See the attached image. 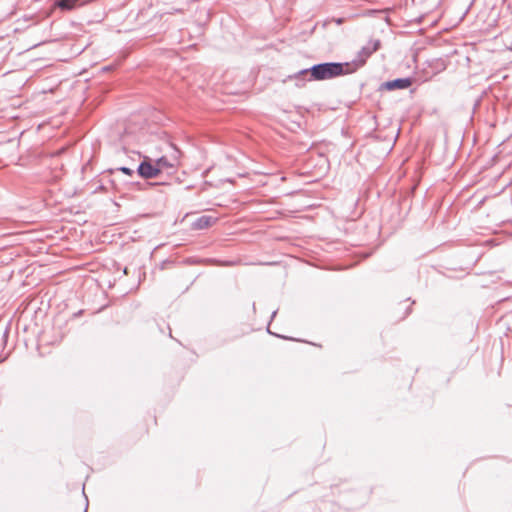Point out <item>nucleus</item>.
<instances>
[{"mask_svg":"<svg viewBox=\"0 0 512 512\" xmlns=\"http://www.w3.org/2000/svg\"><path fill=\"white\" fill-rule=\"evenodd\" d=\"M311 67V75L315 81L334 79L355 72L350 62H322Z\"/></svg>","mask_w":512,"mask_h":512,"instance_id":"1","label":"nucleus"},{"mask_svg":"<svg viewBox=\"0 0 512 512\" xmlns=\"http://www.w3.org/2000/svg\"><path fill=\"white\" fill-rule=\"evenodd\" d=\"M380 47L381 41L379 39L370 40L365 46H363L358 52L357 58L350 62L352 67L355 68V71L362 67L366 63L367 59Z\"/></svg>","mask_w":512,"mask_h":512,"instance_id":"2","label":"nucleus"},{"mask_svg":"<svg viewBox=\"0 0 512 512\" xmlns=\"http://www.w3.org/2000/svg\"><path fill=\"white\" fill-rule=\"evenodd\" d=\"M137 173L143 179L156 178L161 174L156 162L153 163L152 160L147 156H145L138 165Z\"/></svg>","mask_w":512,"mask_h":512,"instance_id":"3","label":"nucleus"},{"mask_svg":"<svg viewBox=\"0 0 512 512\" xmlns=\"http://www.w3.org/2000/svg\"><path fill=\"white\" fill-rule=\"evenodd\" d=\"M414 82L412 77L396 78L380 84L378 91H394L408 89Z\"/></svg>","mask_w":512,"mask_h":512,"instance_id":"4","label":"nucleus"},{"mask_svg":"<svg viewBox=\"0 0 512 512\" xmlns=\"http://www.w3.org/2000/svg\"><path fill=\"white\" fill-rule=\"evenodd\" d=\"M174 153H173V161L168 160L165 156H162L156 160V164L162 173L163 171H167L168 174H173L176 172L177 167V159L180 155V151L177 147L172 146Z\"/></svg>","mask_w":512,"mask_h":512,"instance_id":"5","label":"nucleus"},{"mask_svg":"<svg viewBox=\"0 0 512 512\" xmlns=\"http://www.w3.org/2000/svg\"><path fill=\"white\" fill-rule=\"evenodd\" d=\"M311 70L312 67L301 69L291 75H288L284 82L287 80H295L296 87H304L307 82L315 81V79L312 78Z\"/></svg>","mask_w":512,"mask_h":512,"instance_id":"6","label":"nucleus"},{"mask_svg":"<svg viewBox=\"0 0 512 512\" xmlns=\"http://www.w3.org/2000/svg\"><path fill=\"white\" fill-rule=\"evenodd\" d=\"M217 221L216 218L208 215L198 217L193 223L192 228L195 230H203L212 226Z\"/></svg>","mask_w":512,"mask_h":512,"instance_id":"7","label":"nucleus"},{"mask_svg":"<svg viewBox=\"0 0 512 512\" xmlns=\"http://www.w3.org/2000/svg\"><path fill=\"white\" fill-rule=\"evenodd\" d=\"M79 0H55L53 6L61 11H70L76 7Z\"/></svg>","mask_w":512,"mask_h":512,"instance_id":"8","label":"nucleus"},{"mask_svg":"<svg viewBox=\"0 0 512 512\" xmlns=\"http://www.w3.org/2000/svg\"><path fill=\"white\" fill-rule=\"evenodd\" d=\"M206 261H208L209 263H212V264L219 265V266H232L235 264L234 261H222V260H218V259H206Z\"/></svg>","mask_w":512,"mask_h":512,"instance_id":"9","label":"nucleus"},{"mask_svg":"<svg viewBox=\"0 0 512 512\" xmlns=\"http://www.w3.org/2000/svg\"><path fill=\"white\" fill-rule=\"evenodd\" d=\"M203 262H207L206 259H199V258H196V257H187L184 260V263L188 264V265H197V264H201Z\"/></svg>","mask_w":512,"mask_h":512,"instance_id":"10","label":"nucleus"},{"mask_svg":"<svg viewBox=\"0 0 512 512\" xmlns=\"http://www.w3.org/2000/svg\"><path fill=\"white\" fill-rule=\"evenodd\" d=\"M389 9H369L365 12L367 16H377L378 14L385 13Z\"/></svg>","mask_w":512,"mask_h":512,"instance_id":"11","label":"nucleus"},{"mask_svg":"<svg viewBox=\"0 0 512 512\" xmlns=\"http://www.w3.org/2000/svg\"><path fill=\"white\" fill-rule=\"evenodd\" d=\"M117 170L121 171L122 173H124L125 175H128V176H132L134 174V170L129 167H126V166H121V167L117 168Z\"/></svg>","mask_w":512,"mask_h":512,"instance_id":"12","label":"nucleus"},{"mask_svg":"<svg viewBox=\"0 0 512 512\" xmlns=\"http://www.w3.org/2000/svg\"><path fill=\"white\" fill-rule=\"evenodd\" d=\"M334 21H335V23H336L337 25H341V24H343V23H344L345 18H342V17H341V18H335V19H334Z\"/></svg>","mask_w":512,"mask_h":512,"instance_id":"13","label":"nucleus"},{"mask_svg":"<svg viewBox=\"0 0 512 512\" xmlns=\"http://www.w3.org/2000/svg\"><path fill=\"white\" fill-rule=\"evenodd\" d=\"M277 315V310L273 311L270 317V321H272Z\"/></svg>","mask_w":512,"mask_h":512,"instance_id":"14","label":"nucleus"},{"mask_svg":"<svg viewBox=\"0 0 512 512\" xmlns=\"http://www.w3.org/2000/svg\"><path fill=\"white\" fill-rule=\"evenodd\" d=\"M410 313H411V307H408L406 312H405L404 317L408 316Z\"/></svg>","mask_w":512,"mask_h":512,"instance_id":"15","label":"nucleus"},{"mask_svg":"<svg viewBox=\"0 0 512 512\" xmlns=\"http://www.w3.org/2000/svg\"><path fill=\"white\" fill-rule=\"evenodd\" d=\"M85 499H86V506H85L84 512H87V509H88V499H87L86 496H85Z\"/></svg>","mask_w":512,"mask_h":512,"instance_id":"16","label":"nucleus"},{"mask_svg":"<svg viewBox=\"0 0 512 512\" xmlns=\"http://www.w3.org/2000/svg\"><path fill=\"white\" fill-rule=\"evenodd\" d=\"M280 338L289 339L288 337H284L283 335H277Z\"/></svg>","mask_w":512,"mask_h":512,"instance_id":"17","label":"nucleus"},{"mask_svg":"<svg viewBox=\"0 0 512 512\" xmlns=\"http://www.w3.org/2000/svg\"><path fill=\"white\" fill-rule=\"evenodd\" d=\"M5 360V358H0V363L3 362Z\"/></svg>","mask_w":512,"mask_h":512,"instance_id":"18","label":"nucleus"}]
</instances>
